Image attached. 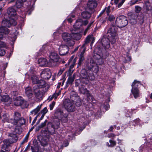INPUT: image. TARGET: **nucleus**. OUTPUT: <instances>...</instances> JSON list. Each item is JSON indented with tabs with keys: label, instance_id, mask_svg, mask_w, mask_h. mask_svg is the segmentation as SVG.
<instances>
[{
	"label": "nucleus",
	"instance_id": "nucleus-1",
	"mask_svg": "<svg viewBox=\"0 0 152 152\" xmlns=\"http://www.w3.org/2000/svg\"><path fill=\"white\" fill-rule=\"evenodd\" d=\"M104 50L101 49L100 47H97L95 49L93 58L95 61L91 60L90 62L86 65V68L88 69L87 71L85 69H82L81 71V76L83 78L82 81L86 84H88L89 81L93 80L95 77L92 72L96 73L99 71L98 65H101L104 63L102 58V52Z\"/></svg>",
	"mask_w": 152,
	"mask_h": 152
},
{
	"label": "nucleus",
	"instance_id": "nucleus-2",
	"mask_svg": "<svg viewBox=\"0 0 152 152\" xmlns=\"http://www.w3.org/2000/svg\"><path fill=\"white\" fill-rule=\"evenodd\" d=\"M117 29L118 28L117 26L112 25L107 31L108 36L110 37L112 39L111 41L112 44H113L115 42V37L117 35Z\"/></svg>",
	"mask_w": 152,
	"mask_h": 152
},
{
	"label": "nucleus",
	"instance_id": "nucleus-3",
	"mask_svg": "<svg viewBox=\"0 0 152 152\" xmlns=\"http://www.w3.org/2000/svg\"><path fill=\"white\" fill-rule=\"evenodd\" d=\"M128 24L127 18L124 15L120 16L118 17L115 20L116 26L119 28L124 27Z\"/></svg>",
	"mask_w": 152,
	"mask_h": 152
},
{
	"label": "nucleus",
	"instance_id": "nucleus-4",
	"mask_svg": "<svg viewBox=\"0 0 152 152\" xmlns=\"http://www.w3.org/2000/svg\"><path fill=\"white\" fill-rule=\"evenodd\" d=\"M49 57V64L50 66H56L58 64L59 57L57 53L52 52L50 54Z\"/></svg>",
	"mask_w": 152,
	"mask_h": 152
},
{
	"label": "nucleus",
	"instance_id": "nucleus-5",
	"mask_svg": "<svg viewBox=\"0 0 152 152\" xmlns=\"http://www.w3.org/2000/svg\"><path fill=\"white\" fill-rule=\"evenodd\" d=\"M55 116L63 122L65 123L68 121L67 114L64 113L60 109H58L56 111Z\"/></svg>",
	"mask_w": 152,
	"mask_h": 152
},
{
	"label": "nucleus",
	"instance_id": "nucleus-6",
	"mask_svg": "<svg viewBox=\"0 0 152 152\" xmlns=\"http://www.w3.org/2000/svg\"><path fill=\"white\" fill-rule=\"evenodd\" d=\"M64 107L65 109L69 112H72L75 110V107L73 102L72 100L67 99L64 102Z\"/></svg>",
	"mask_w": 152,
	"mask_h": 152
},
{
	"label": "nucleus",
	"instance_id": "nucleus-7",
	"mask_svg": "<svg viewBox=\"0 0 152 152\" xmlns=\"http://www.w3.org/2000/svg\"><path fill=\"white\" fill-rule=\"evenodd\" d=\"M70 97L71 100L73 102L74 104H75L76 106L79 107L81 105V99L76 92L74 91L71 92Z\"/></svg>",
	"mask_w": 152,
	"mask_h": 152
},
{
	"label": "nucleus",
	"instance_id": "nucleus-8",
	"mask_svg": "<svg viewBox=\"0 0 152 152\" xmlns=\"http://www.w3.org/2000/svg\"><path fill=\"white\" fill-rule=\"evenodd\" d=\"M62 38L68 45L71 46L74 45L75 42L72 39L71 34L67 33H64L62 34Z\"/></svg>",
	"mask_w": 152,
	"mask_h": 152
},
{
	"label": "nucleus",
	"instance_id": "nucleus-9",
	"mask_svg": "<svg viewBox=\"0 0 152 152\" xmlns=\"http://www.w3.org/2000/svg\"><path fill=\"white\" fill-rule=\"evenodd\" d=\"M10 135L11 137V138L10 139V141L8 140H4L3 141L4 143V148L5 147H7L5 149V150L7 151H8L10 150V149L8 148V146L10 145V142L11 143H13L16 141L18 140V137H16V135L11 134Z\"/></svg>",
	"mask_w": 152,
	"mask_h": 152
},
{
	"label": "nucleus",
	"instance_id": "nucleus-10",
	"mask_svg": "<svg viewBox=\"0 0 152 152\" xmlns=\"http://www.w3.org/2000/svg\"><path fill=\"white\" fill-rule=\"evenodd\" d=\"M112 39L110 37H107L105 36H104L101 39L100 42L102 47L104 49H108L110 46V42H111Z\"/></svg>",
	"mask_w": 152,
	"mask_h": 152
},
{
	"label": "nucleus",
	"instance_id": "nucleus-11",
	"mask_svg": "<svg viewBox=\"0 0 152 152\" xmlns=\"http://www.w3.org/2000/svg\"><path fill=\"white\" fill-rule=\"evenodd\" d=\"M16 21L12 18H9L8 19H4L2 22V24L5 26L10 27L12 25L15 26L17 24Z\"/></svg>",
	"mask_w": 152,
	"mask_h": 152
},
{
	"label": "nucleus",
	"instance_id": "nucleus-12",
	"mask_svg": "<svg viewBox=\"0 0 152 152\" xmlns=\"http://www.w3.org/2000/svg\"><path fill=\"white\" fill-rule=\"evenodd\" d=\"M42 78L45 80L49 79L51 76V73L50 69H46L43 70L41 73Z\"/></svg>",
	"mask_w": 152,
	"mask_h": 152
},
{
	"label": "nucleus",
	"instance_id": "nucleus-13",
	"mask_svg": "<svg viewBox=\"0 0 152 152\" xmlns=\"http://www.w3.org/2000/svg\"><path fill=\"white\" fill-rule=\"evenodd\" d=\"M79 90L81 93L84 94L86 95L88 99H91V101H93V97L91 94L89 93L88 91L87 90V89L84 87L83 86L81 85L80 87L79 86Z\"/></svg>",
	"mask_w": 152,
	"mask_h": 152
},
{
	"label": "nucleus",
	"instance_id": "nucleus-14",
	"mask_svg": "<svg viewBox=\"0 0 152 152\" xmlns=\"http://www.w3.org/2000/svg\"><path fill=\"white\" fill-rule=\"evenodd\" d=\"M69 51V48L66 45H61L59 48V52L61 56H64L67 54Z\"/></svg>",
	"mask_w": 152,
	"mask_h": 152
},
{
	"label": "nucleus",
	"instance_id": "nucleus-15",
	"mask_svg": "<svg viewBox=\"0 0 152 152\" xmlns=\"http://www.w3.org/2000/svg\"><path fill=\"white\" fill-rule=\"evenodd\" d=\"M80 51L81 52L80 54L79 57V62L77 64V68L81 65L82 62L85 59L84 54L86 50L84 48L83 49L80 48Z\"/></svg>",
	"mask_w": 152,
	"mask_h": 152
},
{
	"label": "nucleus",
	"instance_id": "nucleus-16",
	"mask_svg": "<svg viewBox=\"0 0 152 152\" xmlns=\"http://www.w3.org/2000/svg\"><path fill=\"white\" fill-rule=\"evenodd\" d=\"M33 90L34 93L36 98L39 99H42V92H41L38 88H36V86L33 87Z\"/></svg>",
	"mask_w": 152,
	"mask_h": 152
},
{
	"label": "nucleus",
	"instance_id": "nucleus-17",
	"mask_svg": "<svg viewBox=\"0 0 152 152\" xmlns=\"http://www.w3.org/2000/svg\"><path fill=\"white\" fill-rule=\"evenodd\" d=\"M87 7L86 8L89 10H91L93 11V10L97 6L96 2L94 1H89L87 4Z\"/></svg>",
	"mask_w": 152,
	"mask_h": 152
},
{
	"label": "nucleus",
	"instance_id": "nucleus-18",
	"mask_svg": "<svg viewBox=\"0 0 152 152\" xmlns=\"http://www.w3.org/2000/svg\"><path fill=\"white\" fill-rule=\"evenodd\" d=\"M92 13V11L91 10H89L86 8V10L81 13V15L83 18H88L91 17V14Z\"/></svg>",
	"mask_w": 152,
	"mask_h": 152
},
{
	"label": "nucleus",
	"instance_id": "nucleus-19",
	"mask_svg": "<svg viewBox=\"0 0 152 152\" xmlns=\"http://www.w3.org/2000/svg\"><path fill=\"white\" fill-rule=\"evenodd\" d=\"M1 102H8L9 103H10L12 102V99L8 95H0V103Z\"/></svg>",
	"mask_w": 152,
	"mask_h": 152
},
{
	"label": "nucleus",
	"instance_id": "nucleus-20",
	"mask_svg": "<svg viewBox=\"0 0 152 152\" xmlns=\"http://www.w3.org/2000/svg\"><path fill=\"white\" fill-rule=\"evenodd\" d=\"M25 100L22 99V97L21 96L17 97L15 99L14 102V104L16 106H20L23 105L26 103Z\"/></svg>",
	"mask_w": 152,
	"mask_h": 152
},
{
	"label": "nucleus",
	"instance_id": "nucleus-21",
	"mask_svg": "<svg viewBox=\"0 0 152 152\" xmlns=\"http://www.w3.org/2000/svg\"><path fill=\"white\" fill-rule=\"evenodd\" d=\"M20 118V114L17 112H15L14 115L13 120V121H10V122L16 125L18 122L21 120Z\"/></svg>",
	"mask_w": 152,
	"mask_h": 152
},
{
	"label": "nucleus",
	"instance_id": "nucleus-22",
	"mask_svg": "<svg viewBox=\"0 0 152 152\" xmlns=\"http://www.w3.org/2000/svg\"><path fill=\"white\" fill-rule=\"evenodd\" d=\"M38 62L39 66H50L49 62H48L45 58H39Z\"/></svg>",
	"mask_w": 152,
	"mask_h": 152
},
{
	"label": "nucleus",
	"instance_id": "nucleus-23",
	"mask_svg": "<svg viewBox=\"0 0 152 152\" xmlns=\"http://www.w3.org/2000/svg\"><path fill=\"white\" fill-rule=\"evenodd\" d=\"M45 131H48L51 134H53L55 133V127L52 124L49 122L48 124V128L45 129Z\"/></svg>",
	"mask_w": 152,
	"mask_h": 152
},
{
	"label": "nucleus",
	"instance_id": "nucleus-24",
	"mask_svg": "<svg viewBox=\"0 0 152 152\" xmlns=\"http://www.w3.org/2000/svg\"><path fill=\"white\" fill-rule=\"evenodd\" d=\"M83 21L82 20L79 19L77 20L73 26L75 30L79 29L82 26Z\"/></svg>",
	"mask_w": 152,
	"mask_h": 152
},
{
	"label": "nucleus",
	"instance_id": "nucleus-25",
	"mask_svg": "<svg viewBox=\"0 0 152 152\" xmlns=\"http://www.w3.org/2000/svg\"><path fill=\"white\" fill-rule=\"evenodd\" d=\"M46 83L43 80H40L38 81L37 85H35L34 86H36V88H41L45 87Z\"/></svg>",
	"mask_w": 152,
	"mask_h": 152
},
{
	"label": "nucleus",
	"instance_id": "nucleus-26",
	"mask_svg": "<svg viewBox=\"0 0 152 152\" xmlns=\"http://www.w3.org/2000/svg\"><path fill=\"white\" fill-rule=\"evenodd\" d=\"M7 13L10 16H14L16 15V11L12 7H10L8 9Z\"/></svg>",
	"mask_w": 152,
	"mask_h": 152
},
{
	"label": "nucleus",
	"instance_id": "nucleus-27",
	"mask_svg": "<svg viewBox=\"0 0 152 152\" xmlns=\"http://www.w3.org/2000/svg\"><path fill=\"white\" fill-rule=\"evenodd\" d=\"M92 37L91 36H88L86 39L84 43L82 45L81 47V48L82 49H85V50L86 49V46L87 44L89 43L91 40V39H92Z\"/></svg>",
	"mask_w": 152,
	"mask_h": 152
},
{
	"label": "nucleus",
	"instance_id": "nucleus-28",
	"mask_svg": "<svg viewBox=\"0 0 152 152\" xmlns=\"http://www.w3.org/2000/svg\"><path fill=\"white\" fill-rule=\"evenodd\" d=\"M49 140V139L48 137L45 136L42 137L41 140L40 142L42 145L44 146L47 145Z\"/></svg>",
	"mask_w": 152,
	"mask_h": 152
},
{
	"label": "nucleus",
	"instance_id": "nucleus-29",
	"mask_svg": "<svg viewBox=\"0 0 152 152\" xmlns=\"http://www.w3.org/2000/svg\"><path fill=\"white\" fill-rule=\"evenodd\" d=\"M25 93L28 98H31L32 96V91L30 87H27L25 89Z\"/></svg>",
	"mask_w": 152,
	"mask_h": 152
},
{
	"label": "nucleus",
	"instance_id": "nucleus-30",
	"mask_svg": "<svg viewBox=\"0 0 152 152\" xmlns=\"http://www.w3.org/2000/svg\"><path fill=\"white\" fill-rule=\"evenodd\" d=\"M42 104L38 105L36 108L31 112V115L32 116L35 115L37 114L38 112L40 110Z\"/></svg>",
	"mask_w": 152,
	"mask_h": 152
},
{
	"label": "nucleus",
	"instance_id": "nucleus-31",
	"mask_svg": "<svg viewBox=\"0 0 152 152\" xmlns=\"http://www.w3.org/2000/svg\"><path fill=\"white\" fill-rule=\"evenodd\" d=\"M71 35H72V39H73L76 40H78L81 38V35L78 33H74L72 32Z\"/></svg>",
	"mask_w": 152,
	"mask_h": 152
},
{
	"label": "nucleus",
	"instance_id": "nucleus-32",
	"mask_svg": "<svg viewBox=\"0 0 152 152\" xmlns=\"http://www.w3.org/2000/svg\"><path fill=\"white\" fill-rule=\"evenodd\" d=\"M131 92L135 98H136L139 97V93L138 89L137 88H132L131 90Z\"/></svg>",
	"mask_w": 152,
	"mask_h": 152
},
{
	"label": "nucleus",
	"instance_id": "nucleus-33",
	"mask_svg": "<svg viewBox=\"0 0 152 152\" xmlns=\"http://www.w3.org/2000/svg\"><path fill=\"white\" fill-rule=\"evenodd\" d=\"M23 3L22 0H16L15 6L17 8H20L23 6Z\"/></svg>",
	"mask_w": 152,
	"mask_h": 152
},
{
	"label": "nucleus",
	"instance_id": "nucleus-34",
	"mask_svg": "<svg viewBox=\"0 0 152 152\" xmlns=\"http://www.w3.org/2000/svg\"><path fill=\"white\" fill-rule=\"evenodd\" d=\"M0 31L4 34H7L9 33V30L5 26H2L0 27Z\"/></svg>",
	"mask_w": 152,
	"mask_h": 152
},
{
	"label": "nucleus",
	"instance_id": "nucleus-35",
	"mask_svg": "<svg viewBox=\"0 0 152 152\" xmlns=\"http://www.w3.org/2000/svg\"><path fill=\"white\" fill-rule=\"evenodd\" d=\"M140 85V83L139 81L134 80L132 85V88H137V87Z\"/></svg>",
	"mask_w": 152,
	"mask_h": 152
},
{
	"label": "nucleus",
	"instance_id": "nucleus-36",
	"mask_svg": "<svg viewBox=\"0 0 152 152\" xmlns=\"http://www.w3.org/2000/svg\"><path fill=\"white\" fill-rule=\"evenodd\" d=\"M125 0H115L114 3L116 4L118 3H119L118 5V8L121 7V6L124 3Z\"/></svg>",
	"mask_w": 152,
	"mask_h": 152
},
{
	"label": "nucleus",
	"instance_id": "nucleus-37",
	"mask_svg": "<svg viewBox=\"0 0 152 152\" xmlns=\"http://www.w3.org/2000/svg\"><path fill=\"white\" fill-rule=\"evenodd\" d=\"M82 79H83V78H82L81 76V78H80V80H76L75 82V86H79L80 87L81 86H80V84H81V82H82L83 83H84L86 84H86L85 83H84L82 81Z\"/></svg>",
	"mask_w": 152,
	"mask_h": 152
},
{
	"label": "nucleus",
	"instance_id": "nucleus-38",
	"mask_svg": "<svg viewBox=\"0 0 152 152\" xmlns=\"http://www.w3.org/2000/svg\"><path fill=\"white\" fill-rule=\"evenodd\" d=\"M74 80V77L69 76L66 82V86H68V84H72Z\"/></svg>",
	"mask_w": 152,
	"mask_h": 152
},
{
	"label": "nucleus",
	"instance_id": "nucleus-39",
	"mask_svg": "<svg viewBox=\"0 0 152 152\" xmlns=\"http://www.w3.org/2000/svg\"><path fill=\"white\" fill-rule=\"evenodd\" d=\"M146 9L147 11L152 10V7L149 2H147L145 3Z\"/></svg>",
	"mask_w": 152,
	"mask_h": 152
},
{
	"label": "nucleus",
	"instance_id": "nucleus-40",
	"mask_svg": "<svg viewBox=\"0 0 152 152\" xmlns=\"http://www.w3.org/2000/svg\"><path fill=\"white\" fill-rule=\"evenodd\" d=\"M32 80L33 83L37 84L38 81L37 77L36 76H34L32 77Z\"/></svg>",
	"mask_w": 152,
	"mask_h": 152
},
{
	"label": "nucleus",
	"instance_id": "nucleus-41",
	"mask_svg": "<svg viewBox=\"0 0 152 152\" xmlns=\"http://www.w3.org/2000/svg\"><path fill=\"white\" fill-rule=\"evenodd\" d=\"M48 111V110L47 108V107H45L41 111L40 113H41L42 114L45 115L47 113ZM39 113V114L40 113Z\"/></svg>",
	"mask_w": 152,
	"mask_h": 152
},
{
	"label": "nucleus",
	"instance_id": "nucleus-42",
	"mask_svg": "<svg viewBox=\"0 0 152 152\" xmlns=\"http://www.w3.org/2000/svg\"><path fill=\"white\" fill-rule=\"evenodd\" d=\"M93 104L91 103H88V104L86 105V107L87 110H91L93 108L92 107Z\"/></svg>",
	"mask_w": 152,
	"mask_h": 152
},
{
	"label": "nucleus",
	"instance_id": "nucleus-43",
	"mask_svg": "<svg viewBox=\"0 0 152 152\" xmlns=\"http://www.w3.org/2000/svg\"><path fill=\"white\" fill-rule=\"evenodd\" d=\"M76 62V60L75 59H74L73 60L72 64L70 65V66L69 67V70L70 71V72L71 71L72 69L74 67L75 65V64Z\"/></svg>",
	"mask_w": 152,
	"mask_h": 152
},
{
	"label": "nucleus",
	"instance_id": "nucleus-44",
	"mask_svg": "<svg viewBox=\"0 0 152 152\" xmlns=\"http://www.w3.org/2000/svg\"><path fill=\"white\" fill-rule=\"evenodd\" d=\"M47 122V120H45L43 123H42L40 125L38 126V128H41L45 126L46 125Z\"/></svg>",
	"mask_w": 152,
	"mask_h": 152
},
{
	"label": "nucleus",
	"instance_id": "nucleus-45",
	"mask_svg": "<svg viewBox=\"0 0 152 152\" xmlns=\"http://www.w3.org/2000/svg\"><path fill=\"white\" fill-rule=\"evenodd\" d=\"M93 23V22L91 23H89L88 24V26L87 28H86V30H85V32H84V34L85 35L86 34V33L87 32V31H88V29L90 28V27L91 26V25Z\"/></svg>",
	"mask_w": 152,
	"mask_h": 152
},
{
	"label": "nucleus",
	"instance_id": "nucleus-46",
	"mask_svg": "<svg viewBox=\"0 0 152 152\" xmlns=\"http://www.w3.org/2000/svg\"><path fill=\"white\" fill-rule=\"evenodd\" d=\"M135 11L137 13H139L141 10V8L140 7L138 6H136L135 7Z\"/></svg>",
	"mask_w": 152,
	"mask_h": 152
},
{
	"label": "nucleus",
	"instance_id": "nucleus-47",
	"mask_svg": "<svg viewBox=\"0 0 152 152\" xmlns=\"http://www.w3.org/2000/svg\"><path fill=\"white\" fill-rule=\"evenodd\" d=\"M1 118L3 119L4 122H8L9 121L8 118L7 116V115L5 114L3 115L2 117Z\"/></svg>",
	"mask_w": 152,
	"mask_h": 152
},
{
	"label": "nucleus",
	"instance_id": "nucleus-48",
	"mask_svg": "<svg viewBox=\"0 0 152 152\" xmlns=\"http://www.w3.org/2000/svg\"><path fill=\"white\" fill-rule=\"evenodd\" d=\"M5 53V50L3 48H0V56H2L4 55Z\"/></svg>",
	"mask_w": 152,
	"mask_h": 152
},
{
	"label": "nucleus",
	"instance_id": "nucleus-49",
	"mask_svg": "<svg viewBox=\"0 0 152 152\" xmlns=\"http://www.w3.org/2000/svg\"><path fill=\"white\" fill-rule=\"evenodd\" d=\"M61 93V91H59L58 93H54L52 97H53V98L55 99H56L57 97V96L60 94Z\"/></svg>",
	"mask_w": 152,
	"mask_h": 152
},
{
	"label": "nucleus",
	"instance_id": "nucleus-50",
	"mask_svg": "<svg viewBox=\"0 0 152 152\" xmlns=\"http://www.w3.org/2000/svg\"><path fill=\"white\" fill-rule=\"evenodd\" d=\"M55 104V102H52L49 105L50 109V110H53L54 106Z\"/></svg>",
	"mask_w": 152,
	"mask_h": 152
},
{
	"label": "nucleus",
	"instance_id": "nucleus-51",
	"mask_svg": "<svg viewBox=\"0 0 152 152\" xmlns=\"http://www.w3.org/2000/svg\"><path fill=\"white\" fill-rule=\"evenodd\" d=\"M115 19V17L113 15H110L109 16L108 20L110 21H112L114 20Z\"/></svg>",
	"mask_w": 152,
	"mask_h": 152
},
{
	"label": "nucleus",
	"instance_id": "nucleus-52",
	"mask_svg": "<svg viewBox=\"0 0 152 152\" xmlns=\"http://www.w3.org/2000/svg\"><path fill=\"white\" fill-rule=\"evenodd\" d=\"M29 134H30V131H29L28 132V133L26 134V136L24 138L23 140H24V141H27V142L28 139V137H29Z\"/></svg>",
	"mask_w": 152,
	"mask_h": 152
},
{
	"label": "nucleus",
	"instance_id": "nucleus-53",
	"mask_svg": "<svg viewBox=\"0 0 152 152\" xmlns=\"http://www.w3.org/2000/svg\"><path fill=\"white\" fill-rule=\"evenodd\" d=\"M109 142L111 144L110 145V146L113 147L115 145V142L114 141L110 140Z\"/></svg>",
	"mask_w": 152,
	"mask_h": 152
},
{
	"label": "nucleus",
	"instance_id": "nucleus-54",
	"mask_svg": "<svg viewBox=\"0 0 152 152\" xmlns=\"http://www.w3.org/2000/svg\"><path fill=\"white\" fill-rule=\"evenodd\" d=\"M110 6H108L107 8H106L104 10H106L107 14L108 15H109V14L110 12Z\"/></svg>",
	"mask_w": 152,
	"mask_h": 152
},
{
	"label": "nucleus",
	"instance_id": "nucleus-55",
	"mask_svg": "<svg viewBox=\"0 0 152 152\" xmlns=\"http://www.w3.org/2000/svg\"><path fill=\"white\" fill-rule=\"evenodd\" d=\"M106 21V20L105 19L101 18H100L99 20V22L103 24L104 23H105Z\"/></svg>",
	"mask_w": 152,
	"mask_h": 152
},
{
	"label": "nucleus",
	"instance_id": "nucleus-56",
	"mask_svg": "<svg viewBox=\"0 0 152 152\" xmlns=\"http://www.w3.org/2000/svg\"><path fill=\"white\" fill-rule=\"evenodd\" d=\"M39 113L36 116V117L35 118H34V120L33 121V122H32V125H33L35 123V122H36L37 120V117L39 115Z\"/></svg>",
	"mask_w": 152,
	"mask_h": 152
},
{
	"label": "nucleus",
	"instance_id": "nucleus-57",
	"mask_svg": "<svg viewBox=\"0 0 152 152\" xmlns=\"http://www.w3.org/2000/svg\"><path fill=\"white\" fill-rule=\"evenodd\" d=\"M109 137H113L115 136V135L113 133H110L108 135Z\"/></svg>",
	"mask_w": 152,
	"mask_h": 152
},
{
	"label": "nucleus",
	"instance_id": "nucleus-58",
	"mask_svg": "<svg viewBox=\"0 0 152 152\" xmlns=\"http://www.w3.org/2000/svg\"><path fill=\"white\" fill-rule=\"evenodd\" d=\"M88 23V21H87V20H84L83 21L82 25L83 24V25L86 26L87 24Z\"/></svg>",
	"mask_w": 152,
	"mask_h": 152
},
{
	"label": "nucleus",
	"instance_id": "nucleus-59",
	"mask_svg": "<svg viewBox=\"0 0 152 152\" xmlns=\"http://www.w3.org/2000/svg\"><path fill=\"white\" fill-rule=\"evenodd\" d=\"M5 45V44L4 43V42L1 41H0V47H4Z\"/></svg>",
	"mask_w": 152,
	"mask_h": 152
},
{
	"label": "nucleus",
	"instance_id": "nucleus-60",
	"mask_svg": "<svg viewBox=\"0 0 152 152\" xmlns=\"http://www.w3.org/2000/svg\"><path fill=\"white\" fill-rule=\"evenodd\" d=\"M67 20L69 22V23H72L73 20L71 18H68Z\"/></svg>",
	"mask_w": 152,
	"mask_h": 152
},
{
	"label": "nucleus",
	"instance_id": "nucleus-61",
	"mask_svg": "<svg viewBox=\"0 0 152 152\" xmlns=\"http://www.w3.org/2000/svg\"><path fill=\"white\" fill-rule=\"evenodd\" d=\"M45 46H43L42 47V49L40 50H41V51L44 52V49L45 48Z\"/></svg>",
	"mask_w": 152,
	"mask_h": 152
},
{
	"label": "nucleus",
	"instance_id": "nucleus-62",
	"mask_svg": "<svg viewBox=\"0 0 152 152\" xmlns=\"http://www.w3.org/2000/svg\"><path fill=\"white\" fill-rule=\"evenodd\" d=\"M113 129V126H111L110 127V129H109V130H110V131H112Z\"/></svg>",
	"mask_w": 152,
	"mask_h": 152
},
{
	"label": "nucleus",
	"instance_id": "nucleus-63",
	"mask_svg": "<svg viewBox=\"0 0 152 152\" xmlns=\"http://www.w3.org/2000/svg\"><path fill=\"white\" fill-rule=\"evenodd\" d=\"M53 98H54L53 97H52V96H50L49 98V100L51 101V100Z\"/></svg>",
	"mask_w": 152,
	"mask_h": 152
},
{
	"label": "nucleus",
	"instance_id": "nucleus-64",
	"mask_svg": "<svg viewBox=\"0 0 152 152\" xmlns=\"http://www.w3.org/2000/svg\"><path fill=\"white\" fill-rule=\"evenodd\" d=\"M45 115H44L42 114V116H41L40 118V120H42L43 118Z\"/></svg>",
	"mask_w": 152,
	"mask_h": 152
}]
</instances>
